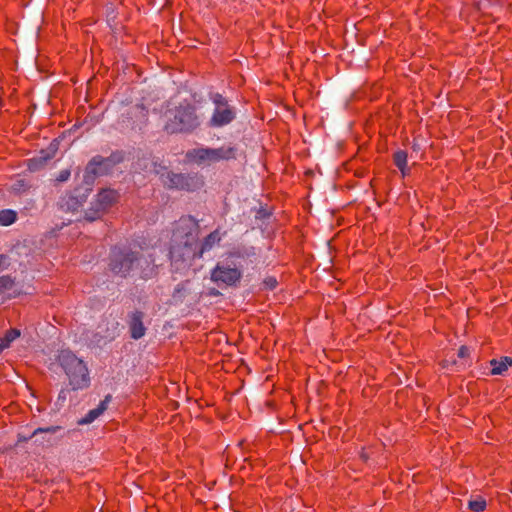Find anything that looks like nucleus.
<instances>
[{"mask_svg": "<svg viewBox=\"0 0 512 512\" xmlns=\"http://www.w3.org/2000/svg\"><path fill=\"white\" fill-rule=\"evenodd\" d=\"M199 233V224L191 216L182 217L175 223L169 250L171 266L175 271L182 272L188 269L196 257H201L221 240L219 231L215 230L200 245Z\"/></svg>", "mask_w": 512, "mask_h": 512, "instance_id": "obj_1", "label": "nucleus"}, {"mask_svg": "<svg viewBox=\"0 0 512 512\" xmlns=\"http://www.w3.org/2000/svg\"><path fill=\"white\" fill-rule=\"evenodd\" d=\"M164 119V130L170 134L193 131L204 120L209 127H222L224 125L223 96L219 93L212 94L210 100L200 106L199 113H196L195 108L189 104H180L167 110Z\"/></svg>", "mask_w": 512, "mask_h": 512, "instance_id": "obj_2", "label": "nucleus"}, {"mask_svg": "<svg viewBox=\"0 0 512 512\" xmlns=\"http://www.w3.org/2000/svg\"><path fill=\"white\" fill-rule=\"evenodd\" d=\"M109 268L122 278L148 280L156 275L157 266L151 255L127 248H114L110 253Z\"/></svg>", "mask_w": 512, "mask_h": 512, "instance_id": "obj_3", "label": "nucleus"}, {"mask_svg": "<svg viewBox=\"0 0 512 512\" xmlns=\"http://www.w3.org/2000/svg\"><path fill=\"white\" fill-rule=\"evenodd\" d=\"M254 255V248L244 244L233 245L226 251V287L241 285L245 269Z\"/></svg>", "mask_w": 512, "mask_h": 512, "instance_id": "obj_4", "label": "nucleus"}, {"mask_svg": "<svg viewBox=\"0 0 512 512\" xmlns=\"http://www.w3.org/2000/svg\"><path fill=\"white\" fill-rule=\"evenodd\" d=\"M58 362L64 370L72 390H84L91 384L87 364L69 350H62L58 355Z\"/></svg>", "mask_w": 512, "mask_h": 512, "instance_id": "obj_5", "label": "nucleus"}, {"mask_svg": "<svg viewBox=\"0 0 512 512\" xmlns=\"http://www.w3.org/2000/svg\"><path fill=\"white\" fill-rule=\"evenodd\" d=\"M154 172L159 175L162 184L169 189L194 191L203 184L197 174H183L168 171L166 167L154 165Z\"/></svg>", "mask_w": 512, "mask_h": 512, "instance_id": "obj_6", "label": "nucleus"}, {"mask_svg": "<svg viewBox=\"0 0 512 512\" xmlns=\"http://www.w3.org/2000/svg\"><path fill=\"white\" fill-rule=\"evenodd\" d=\"M187 161L199 166H210L224 159L223 148L198 147L188 150L185 155Z\"/></svg>", "mask_w": 512, "mask_h": 512, "instance_id": "obj_7", "label": "nucleus"}, {"mask_svg": "<svg viewBox=\"0 0 512 512\" xmlns=\"http://www.w3.org/2000/svg\"><path fill=\"white\" fill-rule=\"evenodd\" d=\"M113 164L114 162L110 158H104L102 156L93 157L87 164L83 176V182L87 186V190H90L95 177L107 174L111 170Z\"/></svg>", "mask_w": 512, "mask_h": 512, "instance_id": "obj_8", "label": "nucleus"}, {"mask_svg": "<svg viewBox=\"0 0 512 512\" xmlns=\"http://www.w3.org/2000/svg\"><path fill=\"white\" fill-rule=\"evenodd\" d=\"M58 148L59 142L53 140L46 149H42L36 156L28 160V169L35 172L43 168L48 161L55 157Z\"/></svg>", "mask_w": 512, "mask_h": 512, "instance_id": "obj_9", "label": "nucleus"}, {"mask_svg": "<svg viewBox=\"0 0 512 512\" xmlns=\"http://www.w3.org/2000/svg\"><path fill=\"white\" fill-rule=\"evenodd\" d=\"M233 120H237L236 124L230 127L232 130L235 127V135L230 131V136L237 138V134L244 132L248 126V117L242 110H237L226 102V125L230 124Z\"/></svg>", "mask_w": 512, "mask_h": 512, "instance_id": "obj_10", "label": "nucleus"}, {"mask_svg": "<svg viewBox=\"0 0 512 512\" xmlns=\"http://www.w3.org/2000/svg\"><path fill=\"white\" fill-rule=\"evenodd\" d=\"M117 198L118 194L116 191L112 189H103L96 195L93 203L98 208V211L103 213L116 202Z\"/></svg>", "mask_w": 512, "mask_h": 512, "instance_id": "obj_11", "label": "nucleus"}, {"mask_svg": "<svg viewBox=\"0 0 512 512\" xmlns=\"http://www.w3.org/2000/svg\"><path fill=\"white\" fill-rule=\"evenodd\" d=\"M110 401L111 395L105 396V398L98 404L96 408L91 409L83 418L78 420V424L87 425L94 422L107 410Z\"/></svg>", "mask_w": 512, "mask_h": 512, "instance_id": "obj_12", "label": "nucleus"}, {"mask_svg": "<svg viewBox=\"0 0 512 512\" xmlns=\"http://www.w3.org/2000/svg\"><path fill=\"white\" fill-rule=\"evenodd\" d=\"M245 139L246 138L243 137L239 142L235 143L234 145H230L228 148H226V161L233 159L237 160L239 164H243L245 162V147L247 146Z\"/></svg>", "mask_w": 512, "mask_h": 512, "instance_id": "obj_13", "label": "nucleus"}, {"mask_svg": "<svg viewBox=\"0 0 512 512\" xmlns=\"http://www.w3.org/2000/svg\"><path fill=\"white\" fill-rule=\"evenodd\" d=\"M129 115L136 119L131 125L132 130H142L148 121V111L143 105H135Z\"/></svg>", "mask_w": 512, "mask_h": 512, "instance_id": "obj_14", "label": "nucleus"}, {"mask_svg": "<svg viewBox=\"0 0 512 512\" xmlns=\"http://www.w3.org/2000/svg\"><path fill=\"white\" fill-rule=\"evenodd\" d=\"M492 367L491 373L493 375H501L504 371L512 365V358L508 356L501 357L499 360L492 359L490 361Z\"/></svg>", "mask_w": 512, "mask_h": 512, "instance_id": "obj_15", "label": "nucleus"}, {"mask_svg": "<svg viewBox=\"0 0 512 512\" xmlns=\"http://www.w3.org/2000/svg\"><path fill=\"white\" fill-rule=\"evenodd\" d=\"M14 280L9 276H1L0 277V297H12L15 293L14 288Z\"/></svg>", "mask_w": 512, "mask_h": 512, "instance_id": "obj_16", "label": "nucleus"}, {"mask_svg": "<svg viewBox=\"0 0 512 512\" xmlns=\"http://www.w3.org/2000/svg\"><path fill=\"white\" fill-rule=\"evenodd\" d=\"M18 216L13 209L0 210V226H10L16 222Z\"/></svg>", "mask_w": 512, "mask_h": 512, "instance_id": "obj_17", "label": "nucleus"}, {"mask_svg": "<svg viewBox=\"0 0 512 512\" xmlns=\"http://www.w3.org/2000/svg\"><path fill=\"white\" fill-rule=\"evenodd\" d=\"M20 336V330L11 329L5 333V335L0 338V353L7 349L10 344Z\"/></svg>", "mask_w": 512, "mask_h": 512, "instance_id": "obj_18", "label": "nucleus"}, {"mask_svg": "<svg viewBox=\"0 0 512 512\" xmlns=\"http://www.w3.org/2000/svg\"><path fill=\"white\" fill-rule=\"evenodd\" d=\"M394 162L402 174L405 175L407 168V153L403 150L396 151L394 153Z\"/></svg>", "mask_w": 512, "mask_h": 512, "instance_id": "obj_19", "label": "nucleus"}, {"mask_svg": "<svg viewBox=\"0 0 512 512\" xmlns=\"http://www.w3.org/2000/svg\"><path fill=\"white\" fill-rule=\"evenodd\" d=\"M145 327L143 322H132L130 327L131 336L134 339H139L145 334Z\"/></svg>", "mask_w": 512, "mask_h": 512, "instance_id": "obj_20", "label": "nucleus"}, {"mask_svg": "<svg viewBox=\"0 0 512 512\" xmlns=\"http://www.w3.org/2000/svg\"><path fill=\"white\" fill-rule=\"evenodd\" d=\"M468 507L474 512H482L486 508V501L481 497L469 500Z\"/></svg>", "mask_w": 512, "mask_h": 512, "instance_id": "obj_21", "label": "nucleus"}, {"mask_svg": "<svg viewBox=\"0 0 512 512\" xmlns=\"http://www.w3.org/2000/svg\"><path fill=\"white\" fill-rule=\"evenodd\" d=\"M101 215L102 212L98 211V208L94 205L93 202H91L90 208L85 211V219L89 222L95 221L96 219L100 218Z\"/></svg>", "mask_w": 512, "mask_h": 512, "instance_id": "obj_22", "label": "nucleus"}, {"mask_svg": "<svg viewBox=\"0 0 512 512\" xmlns=\"http://www.w3.org/2000/svg\"><path fill=\"white\" fill-rule=\"evenodd\" d=\"M211 280L214 282H224V268L220 264L213 269Z\"/></svg>", "mask_w": 512, "mask_h": 512, "instance_id": "obj_23", "label": "nucleus"}, {"mask_svg": "<svg viewBox=\"0 0 512 512\" xmlns=\"http://www.w3.org/2000/svg\"><path fill=\"white\" fill-rule=\"evenodd\" d=\"M189 283H186V284H181V285H178L176 288H175V291H174V294H173V299L175 301H179L182 299V296H183V292L186 291V286H188Z\"/></svg>", "mask_w": 512, "mask_h": 512, "instance_id": "obj_24", "label": "nucleus"}, {"mask_svg": "<svg viewBox=\"0 0 512 512\" xmlns=\"http://www.w3.org/2000/svg\"><path fill=\"white\" fill-rule=\"evenodd\" d=\"M263 285L266 289L272 290L276 287L277 280L275 277L272 276L266 277L263 281Z\"/></svg>", "mask_w": 512, "mask_h": 512, "instance_id": "obj_25", "label": "nucleus"}, {"mask_svg": "<svg viewBox=\"0 0 512 512\" xmlns=\"http://www.w3.org/2000/svg\"><path fill=\"white\" fill-rule=\"evenodd\" d=\"M270 216V212L264 208V207H260L257 211H256V215H255V218L256 219H266Z\"/></svg>", "mask_w": 512, "mask_h": 512, "instance_id": "obj_26", "label": "nucleus"}, {"mask_svg": "<svg viewBox=\"0 0 512 512\" xmlns=\"http://www.w3.org/2000/svg\"><path fill=\"white\" fill-rule=\"evenodd\" d=\"M70 177V171L67 170V169H64L62 171H60L59 175L57 176L56 180L58 182H65L69 179Z\"/></svg>", "mask_w": 512, "mask_h": 512, "instance_id": "obj_27", "label": "nucleus"}, {"mask_svg": "<svg viewBox=\"0 0 512 512\" xmlns=\"http://www.w3.org/2000/svg\"><path fill=\"white\" fill-rule=\"evenodd\" d=\"M469 355V348L467 346H461L458 350V357L465 358Z\"/></svg>", "mask_w": 512, "mask_h": 512, "instance_id": "obj_28", "label": "nucleus"}, {"mask_svg": "<svg viewBox=\"0 0 512 512\" xmlns=\"http://www.w3.org/2000/svg\"><path fill=\"white\" fill-rule=\"evenodd\" d=\"M58 430V427H48V428H38L34 431L33 435H36L40 432H49V433H55Z\"/></svg>", "mask_w": 512, "mask_h": 512, "instance_id": "obj_29", "label": "nucleus"}, {"mask_svg": "<svg viewBox=\"0 0 512 512\" xmlns=\"http://www.w3.org/2000/svg\"><path fill=\"white\" fill-rule=\"evenodd\" d=\"M144 317H145V315L143 312L136 310L132 313L131 320L138 321V320H142Z\"/></svg>", "mask_w": 512, "mask_h": 512, "instance_id": "obj_30", "label": "nucleus"}, {"mask_svg": "<svg viewBox=\"0 0 512 512\" xmlns=\"http://www.w3.org/2000/svg\"><path fill=\"white\" fill-rule=\"evenodd\" d=\"M66 397H67V391L66 390H61L60 393H59V396H58V400L60 401H65L66 400Z\"/></svg>", "mask_w": 512, "mask_h": 512, "instance_id": "obj_31", "label": "nucleus"}, {"mask_svg": "<svg viewBox=\"0 0 512 512\" xmlns=\"http://www.w3.org/2000/svg\"><path fill=\"white\" fill-rule=\"evenodd\" d=\"M22 187H24V182L18 181L14 186V190L19 192V191H21Z\"/></svg>", "mask_w": 512, "mask_h": 512, "instance_id": "obj_32", "label": "nucleus"}, {"mask_svg": "<svg viewBox=\"0 0 512 512\" xmlns=\"http://www.w3.org/2000/svg\"><path fill=\"white\" fill-rule=\"evenodd\" d=\"M220 291L216 290L215 288H210L208 290V295H211V296H217V295H220Z\"/></svg>", "mask_w": 512, "mask_h": 512, "instance_id": "obj_33", "label": "nucleus"}, {"mask_svg": "<svg viewBox=\"0 0 512 512\" xmlns=\"http://www.w3.org/2000/svg\"><path fill=\"white\" fill-rule=\"evenodd\" d=\"M5 260V257L0 255V267H2L3 261Z\"/></svg>", "mask_w": 512, "mask_h": 512, "instance_id": "obj_34", "label": "nucleus"}]
</instances>
